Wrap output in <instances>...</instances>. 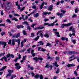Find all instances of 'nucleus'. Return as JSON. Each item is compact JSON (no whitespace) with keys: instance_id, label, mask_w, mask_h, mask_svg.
Listing matches in <instances>:
<instances>
[{"instance_id":"1","label":"nucleus","mask_w":79,"mask_h":79,"mask_svg":"<svg viewBox=\"0 0 79 79\" xmlns=\"http://www.w3.org/2000/svg\"><path fill=\"white\" fill-rule=\"evenodd\" d=\"M11 8V3L10 2H8L5 5V9L10 10Z\"/></svg>"},{"instance_id":"2","label":"nucleus","mask_w":79,"mask_h":79,"mask_svg":"<svg viewBox=\"0 0 79 79\" xmlns=\"http://www.w3.org/2000/svg\"><path fill=\"white\" fill-rule=\"evenodd\" d=\"M72 24V23H69L67 24H62L61 25V28H64V27L65 26L66 27H68V26H71Z\"/></svg>"},{"instance_id":"3","label":"nucleus","mask_w":79,"mask_h":79,"mask_svg":"<svg viewBox=\"0 0 79 79\" xmlns=\"http://www.w3.org/2000/svg\"><path fill=\"white\" fill-rule=\"evenodd\" d=\"M12 42H17L18 44V46H19L20 45V42H21V40L20 39H19L18 40L15 39H13L12 40Z\"/></svg>"},{"instance_id":"4","label":"nucleus","mask_w":79,"mask_h":79,"mask_svg":"<svg viewBox=\"0 0 79 79\" xmlns=\"http://www.w3.org/2000/svg\"><path fill=\"white\" fill-rule=\"evenodd\" d=\"M77 54L79 55V53L77 52L74 51H69V55H71V54Z\"/></svg>"},{"instance_id":"5","label":"nucleus","mask_w":79,"mask_h":79,"mask_svg":"<svg viewBox=\"0 0 79 79\" xmlns=\"http://www.w3.org/2000/svg\"><path fill=\"white\" fill-rule=\"evenodd\" d=\"M15 66H16V69H17V70H18V69H19L20 68H21V66H19V63H17L15 64Z\"/></svg>"},{"instance_id":"6","label":"nucleus","mask_w":79,"mask_h":79,"mask_svg":"<svg viewBox=\"0 0 79 79\" xmlns=\"http://www.w3.org/2000/svg\"><path fill=\"white\" fill-rule=\"evenodd\" d=\"M0 45H3L4 46L2 48H5L6 45V43L5 42H3L2 41H0Z\"/></svg>"},{"instance_id":"7","label":"nucleus","mask_w":79,"mask_h":79,"mask_svg":"<svg viewBox=\"0 0 79 79\" xmlns=\"http://www.w3.org/2000/svg\"><path fill=\"white\" fill-rule=\"evenodd\" d=\"M47 60H52L53 58H51V57L49 55V53H48L47 55Z\"/></svg>"},{"instance_id":"8","label":"nucleus","mask_w":79,"mask_h":79,"mask_svg":"<svg viewBox=\"0 0 79 79\" xmlns=\"http://www.w3.org/2000/svg\"><path fill=\"white\" fill-rule=\"evenodd\" d=\"M48 8V10H49V11H52V10H53V6L51 5L49 6Z\"/></svg>"},{"instance_id":"9","label":"nucleus","mask_w":79,"mask_h":79,"mask_svg":"<svg viewBox=\"0 0 79 79\" xmlns=\"http://www.w3.org/2000/svg\"><path fill=\"white\" fill-rule=\"evenodd\" d=\"M31 52V54L32 56H33V57H34V56H35V54L34 52V50H32Z\"/></svg>"},{"instance_id":"10","label":"nucleus","mask_w":79,"mask_h":79,"mask_svg":"<svg viewBox=\"0 0 79 79\" xmlns=\"http://www.w3.org/2000/svg\"><path fill=\"white\" fill-rule=\"evenodd\" d=\"M75 66V65L74 64H68L67 65V66L68 68H70L71 66L73 67L74 66Z\"/></svg>"},{"instance_id":"11","label":"nucleus","mask_w":79,"mask_h":79,"mask_svg":"<svg viewBox=\"0 0 79 79\" xmlns=\"http://www.w3.org/2000/svg\"><path fill=\"white\" fill-rule=\"evenodd\" d=\"M55 34L58 37H60V34H59V32H55Z\"/></svg>"},{"instance_id":"12","label":"nucleus","mask_w":79,"mask_h":79,"mask_svg":"<svg viewBox=\"0 0 79 79\" xmlns=\"http://www.w3.org/2000/svg\"><path fill=\"white\" fill-rule=\"evenodd\" d=\"M22 24H26V25H29V23L26 21H25L24 22H23L22 23Z\"/></svg>"},{"instance_id":"13","label":"nucleus","mask_w":79,"mask_h":79,"mask_svg":"<svg viewBox=\"0 0 79 79\" xmlns=\"http://www.w3.org/2000/svg\"><path fill=\"white\" fill-rule=\"evenodd\" d=\"M53 64L55 65L56 67H58L59 66V65L57 64V62L56 61H55V63H53Z\"/></svg>"},{"instance_id":"14","label":"nucleus","mask_w":79,"mask_h":79,"mask_svg":"<svg viewBox=\"0 0 79 79\" xmlns=\"http://www.w3.org/2000/svg\"><path fill=\"white\" fill-rule=\"evenodd\" d=\"M39 16V13H37L36 14L34 15V18H37L38 16Z\"/></svg>"},{"instance_id":"15","label":"nucleus","mask_w":79,"mask_h":79,"mask_svg":"<svg viewBox=\"0 0 79 79\" xmlns=\"http://www.w3.org/2000/svg\"><path fill=\"white\" fill-rule=\"evenodd\" d=\"M44 3H45L44 2H43L42 4V5H40V8L41 9H42V8H43V7L44 6Z\"/></svg>"},{"instance_id":"16","label":"nucleus","mask_w":79,"mask_h":79,"mask_svg":"<svg viewBox=\"0 0 79 79\" xmlns=\"http://www.w3.org/2000/svg\"><path fill=\"white\" fill-rule=\"evenodd\" d=\"M38 44H40V45H43L44 43H43V42H42V41H41L38 42Z\"/></svg>"},{"instance_id":"17","label":"nucleus","mask_w":79,"mask_h":79,"mask_svg":"<svg viewBox=\"0 0 79 79\" xmlns=\"http://www.w3.org/2000/svg\"><path fill=\"white\" fill-rule=\"evenodd\" d=\"M20 33H18L16 35V38H18V37H19V36H20Z\"/></svg>"},{"instance_id":"18","label":"nucleus","mask_w":79,"mask_h":79,"mask_svg":"<svg viewBox=\"0 0 79 79\" xmlns=\"http://www.w3.org/2000/svg\"><path fill=\"white\" fill-rule=\"evenodd\" d=\"M6 68V66H4L2 67V68L0 69V71H3V69H5Z\"/></svg>"},{"instance_id":"19","label":"nucleus","mask_w":79,"mask_h":79,"mask_svg":"<svg viewBox=\"0 0 79 79\" xmlns=\"http://www.w3.org/2000/svg\"><path fill=\"white\" fill-rule=\"evenodd\" d=\"M44 27L40 25L39 27H38L39 29H44Z\"/></svg>"},{"instance_id":"20","label":"nucleus","mask_w":79,"mask_h":79,"mask_svg":"<svg viewBox=\"0 0 79 79\" xmlns=\"http://www.w3.org/2000/svg\"><path fill=\"white\" fill-rule=\"evenodd\" d=\"M40 77V76H39V75H36L35 76H34V77L36 79H38Z\"/></svg>"},{"instance_id":"21","label":"nucleus","mask_w":79,"mask_h":79,"mask_svg":"<svg viewBox=\"0 0 79 79\" xmlns=\"http://www.w3.org/2000/svg\"><path fill=\"white\" fill-rule=\"evenodd\" d=\"M40 37V36H37V37L36 38L34 39V40H37L38 39H39Z\"/></svg>"},{"instance_id":"22","label":"nucleus","mask_w":79,"mask_h":79,"mask_svg":"<svg viewBox=\"0 0 79 79\" xmlns=\"http://www.w3.org/2000/svg\"><path fill=\"white\" fill-rule=\"evenodd\" d=\"M59 73H60V69H57V70L56 72V74H58Z\"/></svg>"},{"instance_id":"23","label":"nucleus","mask_w":79,"mask_h":79,"mask_svg":"<svg viewBox=\"0 0 79 79\" xmlns=\"http://www.w3.org/2000/svg\"><path fill=\"white\" fill-rule=\"evenodd\" d=\"M64 54H65V55H66V54H69V51H64L63 52Z\"/></svg>"},{"instance_id":"24","label":"nucleus","mask_w":79,"mask_h":79,"mask_svg":"<svg viewBox=\"0 0 79 79\" xmlns=\"http://www.w3.org/2000/svg\"><path fill=\"white\" fill-rule=\"evenodd\" d=\"M16 77V75H12L11 76V77L10 78L11 79H13L14 77Z\"/></svg>"},{"instance_id":"25","label":"nucleus","mask_w":79,"mask_h":79,"mask_svg":"<svg viewBox=\"0 0 79 79\" xmlns=\"http://www.w3.org/2000/svg\"><path fill=\"white\" fill-rule=\"evenodd\" d=\"M31 29V28L30 26H29V25H28L27 26V29L29 31H30Z\"/></svg>"},{"instance_id":"26","label":"nucleus","mask_w":79,"mask_h":79,"mask_svg":"<svg viewBox=\"0 0 79 79\" xmlns=\"http://www.w3.org/2000/svg\"><path fill=\"white\" fill-rule=\"evenodd\" d=\"M50 65L49 64H47L45 67L46 68H50Z\"/></svg>"},{"instance_id":"27","label":"nucleus","mask_w":79,"mask_h":79,"mask_svg":"<svg viewBox=\"0 0 79 79\" xmlns=\"http://www.w3.org/2000/svg\"><path fill=\"white\" fill-rule=\"evenodd\" d=\"M12 20H14V21H18V20L16 18H13L12 19Z\"/></svg>"},{"instance_id":"28","label":"nucleus","mask_w":79,"mask_h":79,"mask_svg":"<svg viewBox=\"0 0 79 79\" xmlns=\"http://www.w3.org/2000/svg\"><path fill=\"white\" fill-rule=\"evenodd\" d=\"M6 22H8V23H11V21H10V19H7L6 20Z\"/></svg>"},{"instance_id":"29","label":"nucleus","mask_w":79,"mask_h":79,"mask_svg":"<svg viewBox=\"0 0 79 79\" xmlns=\"http://www.w3.org/2000/svg\"><path fill=\"white\" fill-rule=\"evenodd\" d=\"M44 36L45 37H47V38H48V37H49V35L48 34H45L44 35Z\"/></svg>"},{"instance_id":"30","label":"nucleus","mask_w":79,"mask_h":79,"mask_svg":"<svg viewBox=\"0 0 79 79\" xmlns=\"http://www.w3.org/2000/svg\"><path fill=\"white\" fill-rule=\"evenodd\" d=\"M48 26H54V25L53 23H50L49 24H48Z\"/></svg>"},{"instance_id":"31","label":"nucleus","mask_w":79,"mask_h":79,"mask_svg":"<svg viewBox=\"0 0 79 79\" xmlns=\"http://www.w3.org/2000/svg\"><path fill=\"white\" fill-rule=\"evenodd\" d=\"M35 25H36V24H34V23L31 26V27H33V28H34V26H35Z\"/></svg>"},{"instance_id":"32","label":"nucleus","mask_w":79,"mask_h":79,"mask_svg":"<svg viewBox=\"0 0 79 79\" xmlns=\"http://www.w3.org/2000/svg\"><path fill=\"white\" fill-rule=\"evenodd\" d=\"M31 18H32L31 17H30V18H29L28 21H30L31 22H33V21L32 20V19H31Z\"/></svg>"},{"instance_id":"33","label":"nucleus","mask_w":79,"mask_h":79,"mask_svg":"<svg viewBox=\"0 0 79 79\" xmlns=\"http://www.w3.org/2000/svg\"><path fill=\"white\" fill-rule=\"evenodd\" d=\"M24 45V43H23V41H22L21 42V47L22 48Z\"/></svg>"},{"instance_id":"34","label":"nucleus","mask_w":79,"mask_h":79,"mask_svg":"<svg viewBox=\"0 0 79 79\" xmlns=\"http://www.w3.org/2000/svg\"><path fill=\"white\" fill-rule=\"evenodd\" d=\"M33 60H35L36 61H37L38 60V58H37V57H34Z\"/></svg>"},{"instance_id":"35","label":"nucleus","mask_w":79,"mask_h":79,"mask_svg":"<svg viewBox=\"0 0 79 79\" xmlns=\"http://www.w3.org/2000/svg\"><path fill=\"white\" fill-rule=\"evenodd\" d=\"M8 72L9 73H11H11H12L13 72V70L12 71L10 70H9L8 71Z\"/></svg>"},{"instance_id":"36","label":"nucleus","mask_w":79,"mask_h":79,"mask_svg":"<svg viewBox=\"0 0 79 79\" xmlns=\"http://www.w3.org/2000/svg\"><path fill=\"white\" fill-rule=\"evenodd\" d=\"M48 46H50L52 47V45L50 43H47L46 45V47H48Z\"/></svg>"},{"instance_id":"37","label":"nucleus","mask_w":79,"mask_h":79,"mask_svg":"<svg viewBox=\"0 0 79 79\" xmlns=\"http://www.w3.org/2000/svg\"><path fill=\"white\" fill-rule=\"evenodd\" d=\"M11 76V73H8L7 75L6 76V77H8V76Z\"/></svg>"},{"instance_id":"38","label":"nucleus","mask_w":79,"mask_h":79,"mask_svg":"<svg viewBox=\"0 0 79 79\" xmlns=\"http://www.w3.org/2000/svg\"><path fill=\"white\" fill-rule=\"evenodd\" d=\"M31 50V48H28L27 50V51L28 52V53H30V50Z\"/></svg>"},{"instance_id":"39","label":"nucleus","mask_w":79,"mask_h":79,"mask_svg":"<svg viewBox=\"0 0 79 79\" xmlns=\"http://www.w3.org/2000/svg\"><path fill=\"white\" fill-rule=\"evenodd\" d=\"M41 50L42 52H45V51H46V50L45 49H44L43 48H42Z\"/></svg>"},{"instance_id":"40","label":"nucleus","mask_w":79,"mask_h":79,"mask_svg":"<svg viewBox=\"0 0 79 79\" xmlns=\"http://www.w3.org/2000/svg\"><path fill=\"white\" fill-rule=\"evenodd\" d=\"M66 39V37H62L61 38V40H64Z\"/></svg>"},{"instance_id":"41","label":"nucleus","mask_w":79,"mask_h":79,"mask_svg":"<svg viewBox=\"0 0 79 79\" xmlns=\"http://www.w3.org/2000/svg\"><path fill=\"white\" fill-rule=\"evenodd\" d=\"M72 31V32H73V33L76 32V31H75V29L74 28H73Z\"/></svg>"},{"instance_id":"42","label":"nucleus","mask_w":79,"mask_h":79,"mask_svg":"<svg viewBox=\"0 0 79 79\" xmlns=\"http://www.w3.org/2000/svg\"><path fill=\"white\" fill-rule=\"evenodd\" d=\"M18 57H17L18 58V59H19L20 60L21 59V55L19 54L18 56Z\"/></svg>"},{"instance_id":"43","label":"nucleus","mask_w":79,"mask_h":79,"mask_svg":"<svg viewBox=\"0 0 79 79\" xmlns=\"http://www.w3.org/2000/svg\"><path fill=\"white\" fill-rule=\"evenodd\" d=\"M40 36L41 37V38H43V37H44V35L42 34V32L40 33Z\"/></svg>"},{"instance_id":"44","label":"nucleus","mask_w":79,"mask_h":79,"mask_svg":"<svg viewBox=\"0 0 79 79\" xmlns=\"http://www.w3.org/2000/svg\"><path fill=\"white\" fill-rule=\"evenodd\" d=\"M4 60L5 61H6V62H8V61H7V58H6V57H4Z\"/></svg>"},{"instance_id":"45","label":"nucleus","mask_w":79,"mask_h":79,"mask_svg":"<svg viewBox=\"0 0 79 79\" xmlns=\"http://www.w3.org/2000/svg\"><path fill=\"white\" fill-rule=\"evenodd\" d=\"M14 15L15 16H20V15L17 14H14Z\"/></svg>"},{"instance_id":"46","label":"nucleus","mask_w":79,"mask_h":79,"mask_svg":"<svg viewBox=\"0 0 79 79\" xmlns=\"http://www.w3.org/2000/svg\"><path fill=\"white\" fill-rule=\"evenodd\" d=\"M18 58L17 57L15 60H14V61H15V62H17V61H18Z\"/></svg>"},{"instance_id":"47","label":"nucleus","mask_w":79,"mask_h":79,"mask_svg":"<svg viewBox=\"0 0 79 79\" xmlns=\"http://www.w3.org/2000/svg\"><path fill=\"white\" fill-rule=\"evenodd\" d=\"M74 74L77 76V73L76 72V70H75L74 71Z\"/></svg>"},{"instance_id":"48","label":"nucleus","mask_w":79,"mask_h":79,"mask_svg":"<svg viewBox=\"0 0 79 79\" xmlns=\"http://www.w3.org/2000/svg\"><path fill=\"white\" fill-rule=\"evenodd\" d=\"M40 79H43V78H44V77L42 76V75H40Z\"/></svg>"},{"instance_id":"49","label":"nucleus","mask_w":79,"mask_h":79,"mask_svg":"<svg viewBox=\"0 0 79 79\" xmlns=\"http://www.w3.org/2000/svg\"><path fill=\"white\" fill-rule=\"evenodd\" d=\"M23 33L24 35H26V34H27L26 32V31H25L24 30H23Z\"/></svg>"},{"instance_id":"50","label":"nucleus","mask_w":79,"mask_h":79,"mask_svg":"<svg viewBox=\"0 0 79 79\" xmlns=\"http://www.w3.org/2000/svg\"><path fill=\"white\" fill-rule=\"evenodd\" d=\"M11 40L10 39L8 43L9 44H11Z\"/></svg>"},{"instance_id":"51","label":"nucleus","mask_w":79,"mask_h":79,"mask_svg":"<svg viewBox=\"0 0 79 79\" xmlns=\"http://www.w3.org/2000/svg\"><path fill=\"white\" fill-rule=\"evenodd\" d=\"M31 37H33L34 36V33H31Z\"/></svg>"},{"instance_id":"52","label":"nucleus","mask_w":79,"mask_h":79,"mask_svg":"<svg viewBox=\"0 0 79 79\" xmlns=\"http://www.w3.org/2000/svg\"><path fill=\"white\" fill-rule=\"evenodd\" d=\"M73 28H73V27H71L70 28H69V31H71V30H73Z\"/></svg>"},{"instance_id":"53","label":"nucleus","mask_w":79,"mask_h":79,"mask_svg":"<svg viewBox=\"0 0 79 79\" xmlns=\"http://www.w3.org/2000/svg\"><path fill=\"white\" fill-rule=\"evenodd\" d=\"M78 11V9H77V8H76L75 9V13H77Z\"/></svg>"},{"instance_id":"54","label":"nucleus","mask_w":79,"mask_h":79,"mask_svg":"<svg viewBox=\"0 0 79 79\" xmlns=\"http://www.w3.org/2000/svg\"><path fill=\"white\" fill-rule=\"evenodd\" d=\"M6 56L7 58H9L10 56V54H8L7 55H6Z\"/></svg>"},{"instance_id":"55","label":"nucleus","mask_w":79,"mask_h":79,"mask_svg":"<svg viewBox=\"0 0 79 79\" xmlns=\"http://www.w3.org/2000/svg\"><path fill=\"white\" fill-rule=\"evenodd\" d=\"M60 18H62V17H63V13H61L60 14Z\"/></svg>"},{"instance_id":"56","label":"nucleus","mask_w":79,"mask_h":79,"mask_svg":"<svg viewBox=\"0 0 79 79\" xmlns=\"http://www.w3.org/2000/svg\"><path fill=\"white\" fill-rule=\"evenodd\" d=\"M1 15L2 16H3V10L1 11Z\"/></svg>"},{"instance_id":"57","label":"nucleus","mask_w":79,"mask_h":79,"mask_svg":"<svg viewBox=\"0 0 79 79\" xmlns=\"http://www.w3.org/2000/svg\"><path fill=\"white\" fill-rule=\"evenodd\" d=\"M74 2H75L74 1H71L70 3L71 4H72V5H73V4H74Z\"/></svg>"},{"instance_id":"58","label":"nucleus","mask_w":79,"mask_h":79,"mask_svg":"<svg viewBox=\"0 0 79 79\" xmlns=\"http://www.w3.org/2000/svg\"><path fill=\"white\" fill-rule=\"evenodd\" d=\"M31 74L32 76H33V77H34V76H35V74H34V73L32 72H31Z\"/></svg>"},{"instance_id":"59","label":"nucleus","mask_w":79,"mask_h":79,"mask_svg":"<svg viewBox=\"0 0 79 79\" xmlns=\"http://www.w3.org/2000/svg\"><path fill=\"white\" fill-rule=\"evenodd\" d=\"M60 12H62V13H66V11H65V10H60Z\"/></svg>"},{"instance_id":"60","label":"nucleus","mask_w":79,"mask_h":79,"mask_svg":"<svg viewBox=\"0 0 79 79\" xmlns=\"http://www.w3.org/2000/svg\"><path fill=\"white\" fill-rule=\"evenodd\" d=\"M38 60H43V58H41V57H40L39 58H38Z\"/></svg>"},{"instance_id":"61","label":"nucleus","mask_w":79,"mask_h":79,"mask_svg":"<svg viewBox=\"0 0 79 79\" xmlns=\"http://www.w3.org/2000/svg\"><path fill=\"white\" fill-rule=\"evenodd\" d=\"M22 18L23 20H25V19L24 18V15H22Z\"/></svg>"},{"instance_id":"62","label":"nucleus","mask_w":79,"mask_h":79,"mask_svg":"<svg viewBox=\"0 0 79 79\" xmlns=\"http://www.w3.org/2000/svg\"><path fill=\"white\" fill-rule=\"evenodd\" d=\"M10 56L11 57V58H14L15 57V56L13 55V54H11L10 55Z\"/></svg>"},{"instance_id":"63","label":"nucleus","mask_w":79,"mask_h":79,"mask_svg":"<svg viewBox=\"0 0 79 79\" xmlns=\"http://www.w3.org/2000/svg\"><path fill=\"white\" fill-rule=\"evenodd\" d=\"M41 48V47H38V51H40Z\"/></svg>"},{"instance_id":"64","label":"nucleus","mask_w":79,"mask_h":79,"mask_svg":"<svg viewBox=\"0 0 79 79\" xmlns=\"http://www.w3.org/2000/svg\"><path fill=\"white\" fill-rule=\"evenodd\" d=\"M59 59H60V57H56V60H59Z\"/></svg>"}]
</instances>
